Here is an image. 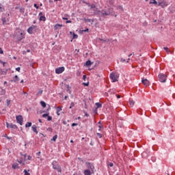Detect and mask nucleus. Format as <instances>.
<instances>
[{
    "instance_id": "nucleus-1",
    "label": "nucleus",
    "mask_w": 175,
    "mask_h": 175,
    "mask_svg": "<svg viewBox=\"0 0 175 175\" xmlns=\"http://www.w3.org/2000/svg\"><path fill=\"white\" fill-rule=\"evenodd\" d=\"M52 165H53V169H54L55 170H57V172H58L59 173H61V172H62L61 166H59V165L58 164V162L53 161L52 163Z\"/></svg>"
},
{
    "instance_id": "nucleus-2",
    "label": "nucleus",
    "mask_w": 175,
    "mask_h": 175,
    "mask_svg": "<svg viewBox=\"0 0 175 175\" xmlns=\"http://www.w3.org/2000/svg\"><path fill=\"white\" fill-rule=\"evenodd\" d=\"M166 79H167V75L165 74H159V81H161V83H165Z\"/></svg>"
},
{
    "instance_id": "nucleus-3",
    "label": "nucleus",
    "mask_w": 175,
    "mask_h": 175,
    "mask_svg": "<svg viewBox=\"0 0 175 175\" xmlns=\"http://www.w3.org/2000/svg\"><path fill=\"white\" fill-rule=\"evenodd\" d=\"M99 15L106 17V16H110V10H103L101 12H99Z\"/></svg>"
},
{
    "instance_id": "nucleus-4",
    "label": "nucleus",
    "mask_w": 175,
    "mask_h": 175,
    "mask_svg": "<svg viewBox=\"0 0 175 175\" xmlns=\"http://www.w3.org/2000/svg\"><path fill=\"white\" fill-rule=\"evenodd\" d=\"M85 165H86L88 169H90V170L92 171V173L94 174V170L95 169V166H94V164L91 163L90 162H86Z\"/></svg>"
},
{
    "instance_id": "nucleus-5",
    "label": "nucleus",
    "mask_w": 175,
    "mask_h": 175,
    "mask_svg": "<svg viewBox=\"0 0 175 175\" xmlns=\"http://www.w3.org/2000/svg\"><path fill=\"white\" fill-rule=\"evenodd\" d=\"M9 16H10V14H8L7 15H5V16H2L1 20H2L3 25H5V24H8V23H9Z\"/></svg>"
},
{
    "instance_id": "nucleus-6",
    "label": "nucleus",
    "mask_w": 175,
    "mask_h": 175,
    "mask_svg": "<svg viewBox=\"0 0 175 175\" xmlns=\"http://www.w3.org/2000/svg\"><path fill=\"white\" fill-rule=\"evenodd\" d=\"M36 28H37L36 26L31 25L30 27L27 29L28 33H29L30 35H32V33H33V31H36Z\"/></svg>"
},
{
    "instance_id": "nucleus-7",
    "label": "nucleus",
    "mask_w": 175,
    "mask_h": 175,
    "mask_svg": "<svg viewBox=\"0 0 175 175\" xmlns=\"http://www.w3.org/2000/svg\"><path fill=\"white\" fill-rule=\"evenodd\" d=\"M142 158H144V159H147V158H148V157H150V150L144 151V152L142 153Z\"/></svg>"
},
{
    "instance_id": "nucleus-8",
    "label": "nucleus",
    "mask_w": 175,
    "mask_h": 175,
    "mask_svg": "<svg viewBox=\"0 0 175 175\" xmlns=\"http://www.w3.org/2000/svg\"><path fill=\"white\" fill-rule=\"evenodd\" d=\"M6 125H7V128H11V129H12V130L18 129V127H17V125L13 124L12 123L6 122Z\"/></svg>"
},
{
    "instance_id": "nucleus-9",
    "label": "nucleus",
    "mask_w": 175,
    "mask_h": 175,
    "mask_svg": "<svg viewBox=\"0 0 175 175\" xmlns=\"http://www.w3.org/2000/svg\"><path fill=\"white\" fill-rule=\"evenodd\" d=\"M65 67H59L55 69V73L57 75H60V73H62V72H64Z\"/></svg>"
},
{
    "instance_id": "nucleus-10",
    "label": "nucleus",
    "mask_w": 175,
    "mask_h": 175,
    "mask_svg": "<svg viewBox=\"0 0 175 175\" xmlns=\"http://www.w3.org/2000/svg\"><path fill=\"white\" fill-rule=\"evenodd\" d=\"M16 118V122H18V124H20L21 125H23V116L21 115L17 116Z\"/></svg>"
},
{
    "instance_id": "nucleus-11",
    "label": "nucleus",
    "mask_w": 175,
    "mask_h": 175,
    "mask_svg": "<svg viewBox=\"0 0 175 175\" xmlns=\"http://www.w3.org/2000/svg\"><path fill=\"white\" fill-rule=\"evenodd\" d=\"M167 2L165 1H159L158 3V5L159 6H161V8H166V6H167Z\"/></svg>"
},
{
    "instance_id": "nucleus-12",
    "label": "nucleus",
    "mask_w": 175,
    "mask_h": 175,
    "mask_svg": "<svg viewBox=\"0 0 175 175\" xmlns=\"http://www.w3.org/2000/svg\"><path fill=\"white\" fill-rule=\"evenodd\" d=\"M110 79L113 80V83H116L117 81V79L116 78V74L114 72H111L109 75Z\"/></svg>"
},
{
    "instance_id": "nucleus-13",
    "label": "nucleus",
    "mask_w": 175,
    "mask_h": 175,
    "mask_svg": "<svg viewBox=\"0 0 175 175\" xmlns=\"http://www.w3.org/2000/svg\"><path fill=\"white\" fill-rule=\"evenodd\" d=\"M142 81L145 87H148V85H150V81L148 79H142Z\"/></svg>"
},
{
    "instance_id": "nucleus-14",
    "label": "nucleus",
    "mask_w": 175,
    "mask_h": 175,
    "mask_svg": "<svg viewBox=\"0 0 175 175\" xmlns=\"http://www.w3.org/2000/svg\"><path fill=\"white\" fill-rule=\"evenodd\" d=\"M23 157H24V161H31L32 160L31 156H27V154H23Z\"/></svg>"
},
{
    "instance_id": "nucleus-15",
    "label": "nucleus",
    "mask_w": 175,
    "mask_h": 175,
    "mask_svg": "<svg viewBox=\"0 0 175 175\" xmlns=\"http://www.w3.org/2000/svg\"><path fill=\"white\" fill-rule=\"evenodd\" d=\"M83 173L84 175H91L92 174V171L90 170H85Z\"/></svg>"
},
{
    "instance_id": "nucleus-16",
    "label": "nucleus",
    "mask_w": 175,
    "mask_h": 175,
    "mask_svg": "<svg viewBox=\"0 0 175 175\" xmlns=\"http://www.w3.org/2000/svg\"><path fill=\"white\" fill-rule=\"evenodd\" d=\"M31 129H32L33 132H34V133H36V135H38V133H39V132L36 129V125H33L31 126Z\"/></svg>"
},
{
    "instance_id": "nucleus-17",
    "label": "nucleus",
    "mask_w": 175,
    "mask_h": 175,
    "mask_svg": "<svg viewBox=\"0 0 175 175\" xmlns=\"http://www.w3.org/2000/svg\"><path fill=\"white\" fill-rule=\"evenodd\" d=\"M62 27H64V25L56 24L54 26V29H55V31H57V29H59V28H61Z\"/></svg>"
},
{
    "instance_id": "nucleus-18",
    "label": "nucleus",
    "mask_w": 175,
    "mask_h": 175,
    "mask_svg": "<svg viewBox=\"0 0 175 175\" xmlns=\"http://www.w3.org/2000/svg\"><path fill=\"white\" fill-rule=\"evenodd\" d=\"M20 79L18 78V76L15 75L14 79L11 80V81H14V83H17V81H18Z\"/></svg>"
},
{
    "instance_id": "nucleus-19",
    "label": "nucleus",
    "mask_w": 175,
    "mask_h": 175,
    "mask_svg": "<svg viewBox=\"0 0 175 175\" xmlns=\"http://www.w3.org/2000/svg\"><path fill=\"white\" fill-rule=\"evenodd\" d=\"M150 5H158V2L156 0H150Z\"/></svg>"
},
{
    "instance_id": "nucleus-20",
    "label": "nucleus",
    "mask_w": 175,
    "mask_h": 175,
    "mask_svg": "<svg viewBox=\"0 0 175 175\" xmlns=\"http://www.w3.org/2000/svg\"><path fill=\"white\" fill-rule=\"evenodd\" d=\"M12 169H19L18 164L14 163L12 165Z\"/></svg>"
},
{
    "instance_id": "nucleus-21",
    "label": "nucleus",
    "mask_w": 175,
    "mask_h": 175,
    "mask_svg": "<svg viewBox=\"0 0 175 175\" xmlns=\"http://www.w3.org/2000/svg\"><path fill=\"white\" fill-rule=\"evenodd\" d=\"M86 66H91L92 65V62L90 60H88L85 63Z\"/></svg>"
},
{
    "instance_id": "nucleus-22",
    "label": "nucleus",
    "mask_w": 175,
    "mask_h": 175,
    "mask_svg": "<svg viewBox=\"0 0 175 175\" xmlns=\"http://www.w3.org/2000/svg\"><path fill=\"white\" fill-rule=\"evenodd\" d=\"M40 21H46V16H40Z\"/></svg>"
},
{
    "instance_id": "nucleus-23",
    "label": "nucleus",
    "mask_w": 175,
    "mask_h": 175,
    "mask_svg": "<svg viewBox=\"0 0 175 175\" xmlns=\"http://www.w3.org/2000/svg\"><path fill=\"white\" fill-rule=\"evenodd\" d=\"M96 109H100V107H102V104L99 103H96Z\"/></svg>"
},
{
    "instance_id": "nucleus-24",
    "label": "nucleus",
    "mask_w": 175,
    "mask_h": 175,
    "mask_svg": "<svg viewBox=\"0 0 175 175\" xmlns=\"http://www.w3.org/2000/svg\"><path fill=\"white\" fill-rule=\"evenodd\" d=\"M30 126H32V122H27L25 124V128H29Z\"/></svg>"
},
{
    "instance_id": "nucleus-25",
    "label": "nucleus",
    "mask_w": 175,
    "mask_h": 175,
    "mask_svg": "<svg viewBox=\"0 0 175 175\" xmlns=\"http://www.w3.org/2000/svg\"><path fill=\"white\" fill-rule=\"evenodd\" d=\"M57 139H58V135H55V136L53 137V139H51V140L55 142Z\"/></svg>"
},
{
    "instance_id": "nucleus-26",
    "label": "nucleus",
    "mask_w": 175,
    "mask_h": 175,
    "mask_svg": "<svg viewBox=\"0 0 175 175\" xmlns=\"http://www.w3.org/2000/svg\"><path fill=\"white\" fill-rule=\"evenodd\" d=\"M40 105L42 106V107H46V103L44 101H41Z\"/></svg>"
},
{
    "instance_id": "nucleus-27",
    "label": "nucleus",
    "mask_w": 175,
    "mask_h": 175,
    "mask_svg": "<svg viewBox=\"0 0 175 175\" xmlns=\"http://www.w3.org/2000/svg\"><path fill=\"white\" fill-rule=\"evenodd\" d=\"M86 23H94V20L92 19H85Z\"/></svg>"
},
{
    "instance_id": "nucleus-28",
    "label": "nucleus",
    "mask_w": 175,
    "mask_h": 175,
    "mask_svg": "<svg viewBox=\"0 0 175 175\" xmlns=\"http://www.w3.org/2000/svg\"><path fill=\"white\" fill-rule=\"evenodd\" d=\"M43 94V90H40L37 93V95H42Z\"/></svg>"
},
{
    "instance_id": "nucleus-29",
    "label": "nucleus",
    "mask_w": 175,
    "mask_h": 175,
    "mask_svg": "<svg viewBox=\"0 0 175 175\" xmlns=\"http://www.w3.org/2000/svg\"><path fill=\"white\" fill-rule=\"evenodd\" d=\"M129 104H130V106H131V107H133V105H135V101L131 100L130 103H129Z\"/></svg>"
},
{
    "instance_id": "nucleus-30",
    "label": "nucleus",
    "mask_w": 175,
    "mask_h": 175,
    "mask_svg": "<svg viewBox=\"0 0 175 175\" xmlns=\"http://www.w3.org/2000/svg\"><path fill=\"white\" fill-rule=\"evenodd\" d=\"M57 113H59V111H62V108H61L59 107H57Z\"/></svg>"
},
{
    "instance_id": "nucleus-31",
    "label": "nucleus",
    "mask_w": 175,
    "mask_h": 175,
    "mask_svg": "<svg viewBox=\"0 0 175 175\" xmlns=\"http://www.w3.org/2000/svg\"><path fill=\"white\" fill-rule=\"evenodd\" d=\"M109 5H114V0H109Z\"/></svg>"
},
{
    "instance_id": "nucleus-32",
    "label": "nucleus",
    "mask_w": 175,
    "mask_h": 175,
    "mask_svg": "<svg viewBox=\"0 0 175 175\" xmlns=\"http://www.w3.org/2000/svg\"><path fill=\"white\" fill-rule=\"evenodd\" d=\"M24 38H25V36L23 35V33H21V38L19 40H23V39H24Z\"/></svg>"
},
{
    "instance_id": "nucleus-33",
    "label": "nucleus",
    "mask_w": 175,
    "mask_h": 175,
    "mask_svg": "<svg viewBox=\"0 0 175 175\" xmlns=\"http://www.w3.org/2000/svg\"><path fill=\"white\" fill-rule=\"evenodd\" d=\"M5 11V8H2V4L0 3V12H4Z\"/></svg>"
},
{
    "instance_id": "nucleus-34",
    "label": "nucleus",
    "mask_w": 175,
    "mask_h": 175,
    "mask_svg": "<svg viewBox=\"0 0 175 175\" xmlns=\"http://www.w3.org/2000/svg\"><path fill=\"white\" fill-rule=\"evenodd\" d=\"M163 49H164V50H165L166 53H170V50H169V48L164 47Z\"/></svg>"
},
{
    "instance_id": "nucleus-35",
    "label": "nucleus",
    "mask_w": 175,
    "mask_h": 175,
    "mask_svg": "<svg viewBox=\"0 0 175 175\" xmlns=\"http://www.w3.org/2000/svg\"><path fill=\"white\" fill-rule=\"evenodd\" d=\"M72 107H75V103H71L69 109H72Z\"/></svg>"
},
{
    "instance_id": "nucleus-36",
    "label": "nucleus",
    "mask_w": 175,
    "mask_h": 175,
    "mask_svg": "<svg viewBox=\"0 0 175 175\" xmlns=\"http://www.w3.org/2000/svg\"><path fill=\"white\" fill-rule=\"evenodd\" d=\"M151 161L152 162H155V161H157V158H155V157H152Z\"/></svg>"
},
{
    "instance_id": "nucleus-37",
    "label": "nucleus",
    "mask_w": 175,
    "mask_h": 175,
    "mask_svg": "<svg viewBox=\"0 0 175 175\" xmlns=\"http://www.w3.org/2000/svg\"><path fill=\"white\" fill-rule=\"evenodd\" d=\"M51 120H53V118L48 115L47 121H51Z\"/></svg>"
},
{
    "instance_id": "nucleus-38",
    "label": "nucleus",
    "mask_w": 175,
    "mask_h": 175,
    "mask_svg": "<svg viewBox=\"0 0 175 175\" xmlns=\"http://www.w3.org/2000/svg\"><path fill=\"white\" fill-rule=\"evenodd\" d=\"M24 173H25V175H31L28 171H27V170H24Z\"/></svg>"
},
{
    "instance_id": "nucleus-39",
    "label": "nucleus",
    "mask_w": 175,
    "mask_h": 175,
    "mask_svg": "<svg viewBox=\"0 0 175 175\" xmlns=\"http://www.w3.org/2000/svg\"><path fill=\"white\" fill-rule=\"evenodd\" d=\"M108 166H109L110 167H113V166H114V164H113V163H109Z\"/></svg>"
},
{
    "instance_id": "nucleus-40",
    "label": "nucleus",
    "mask_w": 175,
    "mask_h": 175,
    "mask_svg": "<svg viewBox=\"0 0 175 175\" xmlns=\"http://www.w3.org/2000/svg\"><path fill=\"white\" fill-rule=\"evenodd\" d=\"M83 85H85V87H88L90 85V83H83Z\"/></svg>"
},
{
    "instance_id": "nucleus-41",
    "label": "nucleus",
    "mask_w": 175,
    "mask_h": 175,
    "mask_svg": "<svg viewBox=\"0 0 175 175\" xmlns=\"http://www.w3.org/2000/svg\"><path fill=\"white\" fill-rule=\"evenodd\" d=\"M49 116V113H44L42 115L43 118H46V117Z\"/></svg>"
},
{
    "instance_id": "nucleus-42",
    "label": "nucleus",
    "mask_w": 175,
    "mask_h": 175,
    "mask_svg": "<svg viewBox=\"0 0 175 175\" xmlns=\"http://www.w3.org/2000/svg\"><path fill=\"white\" fill-rule=\"evenodd\" d=\"M77 38H79V36H77V34H73V38L74 39H77Z\"/></svg>"
},
{
    "instance_id": "nucleus-43",
    "label": "nucleus",
    "mask_w": 175,
    "mask_h": 175,
    "mask_svg": "<svg viewBox=\"0 0 175 175\" xmlns=\"http://www.w3.org/2000/svg\"><path fill=\"white\" fill-rule=\"evenodd\" d=\"M94 114H98V108H95L94 110Z\"/></svg>"
},
{
    "instance_id": "nucleus-44",
    "label": "nucleus",
    "mask_w": 175,
    "mask_h": 175,
    "mask_svg": "<svg viewBox=\"0 0 175 175\" xmlns=\"http://www.w3.org/2000/svg\"><path fill=\"white\" fill-rule=\"evenodd\" d=\"M19 10H20V12H21V13H24V8H21L20 9H19Z\"/></svg>"
},
{
    "instance_id": "nucleus-45",
    "label": "nucleus",
    "mask_w": 175,
    "mask_h": 175,
    "mask_svg": "<svg viewBox=\"0 0 175 175\" xmlns=\"http://www.w3.org/2000/svg\"><path fill=\"white\" fill-rule=\"evenodd\" d=\"M77 125H79V124H77V123H72L71 124V126H77Z\"/></svg>"
},
{
    "instance_id": "nucleus-46",
    "label": "nucleus",
    "mask_w": 175,
    "mask_h": 175,
    "mask_svg": "<svg viewBox=\"0 0 175 175\" xmlns=\"http://www.w3.org/2000/svg\"><path fill=\"white\" fill-rule=\"evenodd\" d=\"M97 136H98L100 139H101V137H102V134H100V133H97Z\"/></svg>"
},
{
    "instance_id": "nucleus-47",
    "label": "nucleus",
    "mask_w": 175,
    "mask_h": 175,
    "mask_svg": "<svg viewBox=\"0 0 175 175\" xmlns=\"http://www.w3.org/2000/svg\"><path fill=\"white\" fill-rule=\"evenodd\" d=\"M86 79H87V75H83V80H84V81H85Z\"/></svg>"
},
{
    "instance_id": "nucleus-48",
    "label": "nucleus",
    "mask_w": 175,
    "mask_h": 175,
    "mask_svg": "<svg viewBox=\"0 0 175 175\" xmlns=\"http://www.w3.org/2000/svg\"><path fill=\"white\" fill-rule=\"evenodd\" d=\"M34 8H36V9H39V5H38V4H36V3H35Z\"/></svg>"
},
{
    "instance_id": "nucleus-49",
    "label": "nucleus",
    "mask_w": 175,
    "mask_h": 175,
    "mask_svg": "<svg viewBox=\"0 0 175 175\" xmlns=\"http://www.w3.org/2000/svg\"><path fill=\"white\" fill-rule=\"evenodd\" d=\"M16 70L17 72H20V70H21V68L20 67H18V68H16Z\"/></svg>"
},
{
    "instance_id": "nucleus-50",
    "label": "nucleus",
    "mask_w": 175,
    "mask_h": 175,
    "mask_svg": "<svg viewBox=\"0 0 175 175\" xmlns=\"http://www.w3.org/2000/svg\"><path fill=\"white\" fill-rule=\"evenodd\" d=\"M10 105V100H7V105L9 106Z\"/></svg>"
},
{
    "instance_id": "nucleus-51",
    "label": "nucleus",
    "mask_w": 175,
    "mask_h": 175,
    "mask_svg": "<svg viewBox=\"0 0 175 175\" xmlns=\"http://www.w3.org/2000/svg\"><path fill=\"white\" fill-rule=\"evenodd\" d=\"M118 9H120L121 10H123V8H122V5H119V6H118Z\"/></svg>"
},
{
    "instance_id": "nucleus-52",
    "label": "nucleus",
    "mask_w": 175,
    "mask_h": 175,
    "mask_svg": "<svg viewBox=\"0 0 175 175\" xmlns=\"http://www.w3.org/2000/svg\"><path fill=\"white\" fill-rule=\"evenodd\" d=\"M72 23V21H66V24H69V23Z\"/></svg>"
},
{
    "instance_id": "nucleus-53",
    "label": "nucleus",
    "mask_w": 175,
    "mask_h": 175,
    "mask_svg": "<svg viewBox=\"0 0 175 175\" xmlns=\"http://www.w3.org/2000/svg\"><path fill=\"white\" fill-rule=\"evenodd\" d=\"M91 9H95V5H91Z\"/></svg>"
},
{
    "instance_id": "nucleus-54",
    "label": "nucleus",
    "mask_w": 175,
    "mask_h": 175,
    "mask_svg": "<svg viewBox=\"0 0 175 175\" xmlns=\"http://www.w3.org/2000/svg\"><path fill=\"white\" fill-rule=\"evenodd\" d=\"M98 128L100 129L101 128H103V125H102V124H100L99 126H98Z\"/></svg>"
},
{
    "instance_id": "nucleus-55",
    "label": "nucleus",
    "mask_w": 175,
    "mask_h": 175,
    "mask_svg": "<svg viewBox=\"0 0 175 175\" xmlns=\"http://www.w3.org/2000/svg\"><path fill=\"white\" fill-rule=\"evenodd\" d=\"M85 117H90V114H88V113H85Z\"/></svg>"
},
{
    "instance_id": "nucleus-56",
    "label": "nucleus",
    "mask_w": 175,
    "mask_h": 175,
    "mask_svg": "<svg viewBox=\"0 0 175 175\" xmlns=\"http://www.w3.org/2000/svg\"><path fill=\"white\" fill-rule=\"evenodd\" d=\"M89 29H86L85 30H83V32H88Z\"/></svg>"
},
{
    "instance_id": "nucleus-57",
    "label": "nucleus",
    "mask_w": 175,
    "mask_h": 175,
    "mask_svg": "<svg viewBox=\"0 0 175 175\" xmlns=\"http://www.w3.org/2000/svg\"><path fill=\"white\" fill-rule=\"evenodd\" d=\"M18 163H23V160H18Z\"/></svg>"
},
{
    "instance_id": "nucleus-58",
    "label": "nucleus",
    "mask_w": 175,
    "mask_h": 175,
    "mask_svg": "<svg viewBox=\"0 0 175 175\" xmlns=\"http://www.w3.org/2000/svg\"><path fill=\"white\" fill-rule=\"evenodd\" d=\"M5 137H6L8 140H10V137H8V135H5Z\"/></svg>"
},
{
    "instance_id": "nucleus-59",
    "label": "nucleus",
    "mask_w": 175,
    "mask_h": 175,
    "mask_svg": "<svg viewBox=\"0 0 175 175\" xmlns=\"http://www.w3.org/2000/svg\"><path fill=\"white\" fill-rule=\"evenodd\" d=\"M39 16H43V12H40Z\"/></svg>"
},
{
    "instance_id": "nucleus-60",
    "label": "nucleus",
    "mask_w": 175,
    "mask_h": 175,
    "mask_svg": "<svg viewBox=\"0 0 175 175\" xmlns=\"http://www.w3.org/2000/svg\"><path fill=\"white\" fill-rule=\"evenodd\" d=\"M116 96H117V98H118V99H120V98H121V96H120V95H116Z\"/></svg>"
},
{
    "instance_id": "nucleus-61",
    "label": "nucleus",
    "mask_w": 175,
    "mask_h": 175,
    "mask_svg": "<svg viewBox=\"0 0 175 175\" xmlns=\"http://www.w3.org/2000/svg\"><path fill=\"white\" fill-rule=\"evenodd\" d=\"M0 54H3V50L1 49V50L0 51Z\"/></svg>"
},
{
    "instance_id": "nucleus-62",
    "label": "nucleus",
    "mask_w": 175,
    "mask_h": 175,
    "mask_svg": "<svg viewBox=\"0 0 175 175\" xmlns=\"http://www.w3.org/2000/svg\"><path fill=\"white\" fill-rule=\"evenodd\" d=\"M121 62H125V59H121Z\"/></svg>"
},
{
    "instance_id": "nucleus-63",
    "label": "nucleus",
    "mask_w": 175,
    "mask_h": 175,
    "mask_svg": "<svg viewBox=\"0 0 175 175\" xmlns=\"http://www.w3.org/2000/svg\"><path fill=\"white\" fill-rule=\"evenodd\" d=\"M77 76H80V72H77Z\"/></svg>"
},
{
    "instance_id": "nucleus-64",
    "label": "nucleus",
    "mask_w": 175,
    "mask_h": 175,
    "mask_svg": "<svg viewBox=\"0 0 175 175\" xmlns=\"http://www.w3.org/2000/svg\"><path fill=\"white\" fill-rule=\"evenodd\" d=\"M37 155H40V152H37Z\"/></svg>"
}]
</instances>
